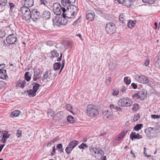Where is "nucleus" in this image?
Returning a JSON list of instances; mask_svg holds the SVG:
<instances>
[{"label": "nucleus", "mask_w": 160, "mask_h": 160, "mask_svg": "<svg viewBox=\"0 0 160 160\" xmlns=\"http://www.w3.org/2000/svg\"><path fill=\"white\" fill-rule=\"evenodd\" d=\"M94 17V13L93 12H88L86 15V18L89 21H92Z\"/></svg>", "instance_id": "22"}, {"label": "nucleus", "mask_w": 160, "mask_h": 160, "mask_svg": "<svg viewBox=\"0 0 160 160\" xmlns=\"http://www.w3.org/2000/svg\"><path fill=\"white\" fill-rule=\"evenodd\" d=\"M143 127V125L142 124H138L136 125L134 128V130L136 131H138L140 129Z\"/></svg>", "instance_id": "34"}, {"label": "nucleus", "mask_w": 160, "mask_h": 160, "mask_svg": "<svg viewBox=\"0 0 160 160\" xmlns=\"http://www.w3.org/2000/svg\"><path fill=\"white\" fill-rule=\"evenodd\" d=\"M61 66V63L60 62L55 63L53 65V68L55 70H59Z\"/></svg>", "instance_id": "28"}, {"label": "nucleus", "mask_w": 160, "mask_h": 160, "mask_svg": "<svg viewBox=\"0 0 160 160\" xmlns=\"http://www.w3.org/2000/svg\"><path fill=\"white\" fill-rule=\"evenodd\" d=\"M52 79V76L51 72H46L45 74L43 75L42 80L45 82H49Z\"/></svg>", "instance_id": "13"}, {"label": "nucleus", "mask_w": 160, "mask_h": 160, "mask_svg": "<svg viewBox=\"0 0 160 160\" xmlns=\"http://www.w3.org/2000/svg\"><path fill=\"white\" fill-rule=\"evenodd\" d=\"M78 12V8L76 6L72 5L68 9L66 10L63 14L64 18H71L76 15Z\"/></svg>", "instance_id": "1"}, {"label": "nucleus", "mask_w": 160, "mask_h": 160, "mask_svg": "<svg viewBox=\"0 0 160 160\" xmlns=\"http://www.w3.org/2000/svg\"><path fill=\"white\" fill-rule=\"evenodd\" d=\"M103 114L104 118L106 119L109 118L111 115V113L110 111L107 110L103 112Z\"/></svg>", "instance_id": "25"}, {"label": "nucleus", "mask_w": 160, "mask_h": 160, "mask_svg": "<svg viewBox=\"0 0 160 160\" xmlns=\"http://www.w3.org/2000/svg\"><path fill=\"white\" fill-rule=\"evenodd\" d=\"M5 33L4 31L0 32V37L2 38L5 36Z\"/></svg>", "instance_id": "56"}, {"label": "nucleus", "mask_w": 160, "mask_h": 160, "mask_svg": "<svg viewBox=\"0 0 160 160\" xmlns=\"http://www.w3.org/2000/svg\"><path fill=\"white\" fill-rule=\"evenodd\" d=\"M34 74L38 77L40 78L41 77V73L40 71L39 70H36L34 71Z\"/></svg>", "instance_id": "37"}, {"label": "nucleus", "mask_w": 160, "mask_h": 160, "mask_svg": "<svg viewBox=\"0 0 160 160\" xmlns=\"http://www.w3.org/2000/svg\"><path fill=\"white\" fill-rule=\"evenodd\" d=\"M7 3V0H0V6H4Z\"/></svg>", "instance_id": "45"}, {"label": "nucleus", "mask_w": 160, "mask_h": 160, "mask_svg": "<svg viewBox=\"0 0 160 160\" xmlns=\"http://www.w3.org/2000/svg\"><path fill=\"white\" fill-rule=\"evenodd\" d=\"M33 0H26L24 1V5L28 8L32 7L33 5Z\"/></svg>", "instance_id": "21"}, {"label": "nucleus", "mask_w": 160, "mask_h": 160, "mask_svg": "<svg viewBox=\"0 0 160 160\" xmlns=\"http://www.w3.org/2000/svg\"><path fill=\"white\" fill-rule=\"evenodd\" d=\"M155 66L157 68H160V52H159L158 57L156 61Z\"/></svg>", "instance_id": "31"}, {"label": "nucleus", "mask_w": 160, "mask_h": 160, "mask_svg": "<svg viewBox=\"0 0 160 160\" xmlns=\"http://www.w3.org/2000/svg\"><path fill=\"white\" fill-rule=\"evenodd\" d=\"M139 108V105L138 104H134L132 109L133 111L135 112L138 110Z\"/></svg>", "instance_id": "36"}, {"label": "nucleus", "mask_w": 160, "mask_h": 160, "mask_svg": "<svg viewBox=\"0 0 160 160\" xmlns=\"http://www.w3.org/2000/svg\"><path fill=\"white\" fill-rule=\"evenodd\" d=\"M53 6V12L57 15H60L62 13L63 14L64 12H66L65 8H62L61 5L58 3H54Z\"/></svg>", "instance_id": "5"}, {"label": "nucleus", "mask_w": 160, "mask_h": 160, "mask_svg": "<svg viewBox=\"0 0 160 160\" xmlns=\"http://www.w3.org/2000/svg\"><path fill=\"white\" fill-rule=\"evenodd\" d=\"M146 148H144V156L146 157H149L150 156V155H147L146 153Z\"/></svg>", "instance_id": "62"}, {"label": "nucleus", "mask_w": 160, "mask_h": 160, "mask_svg": "<svg viewBox=\"0 0 160 160\" xmlns=\"http://www.w3.org/2000/svg\"><path fill=\"white\" fill-rule=\"evenodd\" d=\"M138 99L141 100H143L146 98L147 92L146 91L142 89V90L138 92Z\"/></svg>", "instance_id": "16"}, {"label": "nucleus", "mask_w": 160, "mask_h": 160, "mask_svg": "<svg viewBox=\"0 0 160 160\" xmlns=\"http://www.w3.org/2000/svg\"><path fill=\"white\" fill-rule=\"evenodd\" d=\"M131 86L133 87V88L134 89H136L137 88V85H136V84L134 83H132Z\"/></svg>", "instance_id": "60"}, {"label": "nucleus", "mask_w": 160, "mask_h": 160, "mask_svg": "<svg viewBox=\"0 0 160 160\" xmlns=\"http://www.w3.org/2000/svg\"><path fill=\"white\" fill-rule=\"evenodd\" d=\"M99 113L98 108L92 104L88 105L87 108V115L90 117H95Z\"/></svg>", "instance_id": "2"}, {"label": "nucleus", "mask_w": 160, "mask_h": 160, "mask_svg": "<svg viewBox=\"0 0 160 160\" xmlns=\"http://www.w3.org/2000/svg\"><path fill=\"white\" fill-rule=\"evenodd\" d=\"M50 13L48 11H45L42 15V18L45 19H48L50 17Z\"/></svg>", "instance_id": "24"}, {"label": "nucleus", "mask_w": 160, "mask_h": 160, "mask_svg": "<svg viewBox=\"0 0 160 160\" xmlns=\"http://www.w3.org/2000/svg\"><path fill=\"white\" fill-rule=\"evenodd\" d=\"M151 117L152 118L154 119L158 118H160L159 116L156 115H151Z\"/></svg>", "instance_id": "57"}, {"label": "nucleus", "mask_w": 160, "mask_h": 160, "mask_svg": "<svg viewBox=\"0 0 160 160\" xmlns=\"http://www.w3.org/2000/svg\"><path fill=\"white\" fill-rule=\"evenodd\" d=\"M132 103L131 99L128 98H124L120 99L118 102V106L122 107L130 106Z\"/></svg>", "instance_id": "4"}, {"label": "nucleus", "mask_w": 160, "mask_h": 160, "mask_svg": "<svg viewBox=\"0 0 160 160\" xmlns=\"http://www.w3.org/2000/svg\"><path fill=\"white\" fill-rule=\"evenodd\" d=\"M88 147L85 143H82L78 146V148L80 149H85Z\"/></svg>", "instance_id": "46"}, {"label": "nucleus", "mask_w": 160, "mask_h": 160, "mask_svg": "<svg viewBox=\"0 0 160 160\" xmlns=\"http://www.w3.org/2000/svg\"><path fill=\"white\" fill-rule=\"evenodd\" d=\"M41 4H43L44 5H46L47 4V1L44 0H40Z\"/></svg>", "instance_id": "61"}, {"label": "nucleus", "mask_w": 160, "mask_h": 160, "mask_svg": "<svg viewBox=\"0 0 160 160\" xmlns=\"http://www.w3.org/2000/svg\"><path fill=\"white\" fill-rule=\"evenodd\" d=\"M143 2L148 3L150 4H153L155 1V0H142Z\"/></svg>", "instance_id": "44"}, {"label": "nucleus", "mask_w": 160, "mask_h": 160, "mask_svg": "<svg viewBox=\"0 0 160 160\" xmlns=\"http://www.w3.org/2000/svg\"><path fill=\"white\" fill-rule=\"evenodd\" d=\"M29 16V20L31 19L33 21H35L40 18V13L37 9H34L31 12V14Z\"/></svg>", "instance_id": "9"}, {"label": "nucleus", "mask_w": 160, "mask_h": 160, "mask_svg": "<svg viewBox=\"0 0 160 160\" xmlns=\"http://www.w3.org/2000/svg\"><path fill=\"white\" fill-rule=\"evenodd\" d=\"M21 112L19 110H15L11 114V117H15L18 116Z\"/></svg>", "instance_id": "26"}, {"label": "nucleus", "mask_w": 160, "mask_h": 160, "mask_svg": "<svg viewBox=\"0 0 160 160\" xmlns=\"http://www.w3.org/2000/svg\"><path fill=\"white\" fill-rule=\"evenodd\" d=\"M27 92L28 93L29 95H31L32 97L36 95V92L33 89L28 90Z\"/></svg>", "instance_id": "30"}, {"label": "nucleus", "mask_w": 160, "mask_h": 160, "mask_svg": "<svg viewBox=\"0 0 160 160\" xmlns=\"http://www.w3.org/2000/svg\"><path fill=\"white\" fill-rule=\"evenodd\" d=\"M124 81L125 83L127 85L129 84L131 82V80L128 78V77H126L124 78Z\"/></svg>", "instance_id": "40"}, {"label": "nucleus", "mask_w": 160, "mask_h": 160, "mask_svg": "<svg viewBox=\"0 0 160 160\" xmlns=\"http://www.w3.org/2000/svg\"><path fill=\"white\" fill-rule=\"evenodd\" d=\"M7 76L6 74V69L2 70L0 68V78L4 79Z\"/></svg>", "instance_id": "23"}, {"label": "nucleus", "mask_w": 160, "mask_h": 160, "mask_svg": "<svg viewBox=\"0 0 160 160\" xmlns=\"http://www.w3.org/2000/svg\"><path fill=\"white\" fill-rule=\"evenodd\" d=\"M62 112H58L56 114V116L58 118H59L60 119H61L62 117Z\"/></svg>", "instance_id": "49"}, {"label": "nucleus", "mask_w": 160, "mask_h": 160, "mask_svg": "<svg viewBox=\"0 0 160 160\" xmlns=\"http://www.w3.org/2000/svg\"><path fill=\"white\" fill-rule=\"evenodd\" d=\"M26 84V82L25 80H19L17 82L16 86L17 87L23 88Z\"/></svg>", "instance_id": "19"}, {"label": "nucleus", "mask_w": 160, "mask_h": 160, "mask_svg": "<svg viewBox=\"0 0 160 160\" xmlns=\"http://www.w3.org/2000/svg\"><path fill=\"white\" fill-rule=\"evenodd\" d=\"M31 76L29 72H26L24 74L25 80H27V82L29 81L31 79Z\"/></svg>", "instance_id": "27"}, {"label": "nucleus", "mask_w": 160, "mask_h": 160, "mask_svg": "<svg viewBox=\"0 0 160 160\" xmlns=\"http://www.w3.org/2000/svg\"><path fill=\"white\" fill-rule=\"evenodd\" d=\"M20 12L22 14V16L24 19L27 21L29 20V15L31 14V12L29 8L24 5L21 8Z\"/></svg>", "instance_id": "3"}, {"label": "nucleus", "mask_w": 160, "mask_h": 160, "mask_svg": "<svg viewBox=\"0 0 160 160\" xmlns=\"http://www.w3.org/2000/svg\"><path fill=\"white\" fill-rule=\"evenodd\" d=\"M64 63H65V60L64 59V60H63L62 61V66L61 67V68L60 71L59 72V73H60V72H61V71L63 69V67H64Z\"/></svg>", "instance_id": "58"}, {"label": "nucleus", "mask_w": 160, "mask_h": 160, "mask_svg": "<svg viewBox=\"0 0 160 160\" xmlns=\"http://www.w3.org/2000/svg\"><path fill=\"white\" fill-rule=\"evenodd\" d=\"M126 88L124 86H122L121 88V91L123 92H124L126 91Z\"/></svg>", "instance_id": "63"}, {"label": "nucleus", "mask_w": 160, "mask_h": 160, "mask_svg": "<svg viewBox=\"0 0 160 160\" xmlns=\"http://www.w3.org/2000/svg\"><path fill=\"white\" fill-rule=\"evenodd\" d=\"M66 108L70 112H72V107L70 105L67 104L66 106Z\"/></svg>", "instance_id": "48"}, {"label": "nucleus", "mask_w": 160, "mask_h": 160, "mask_svg": "<svg viewBox=\"0 0 160 160\" xmlns=\"http://www.w3.org/2000/svg\"><path fill=\"white\" fill-rule=\"evenodd\" d=\"M135 25V23L132 20H130L128 23V27L129 28L133 27Z\"/></svg>", "instance_id": "32"}, {"label": "nucleus", "mask_w": 160, "mask_h": 160, "mask_svg": "<svg viewBox=\"0 0 160 160\" xmlns=\"http://www.w3.org/2000/svg\"><path fill=\"white\" fill-rule=\"evenodd\" d=\"M10 135V134L7 132H3L2 137L1 140L2 141L3 143H5L6 140L9 138Z\"/></svg>", "instance_id": "20"}, {"label": "nucleus", "mask_w": 160, "mask_h": 160, "mask_svg": "<svg viewBox=\"0 0 160 160\" xmlns=\"http://www.w3.org/2000/svg\"><path fill=\"white\" fill-rule=\"evenodd\" d=\"M67 120L71 123H73L74 121V119L71 116H69L67 118Z\"/></svg>", "instance_id": "41"}, {"label": "nucleus", "mask_w": 160, "mask_h": 160, "mask_svg": "<svg viewBox=\"0 0 160 160\" xmlns=\"http://www.w3.org/2000/svg\"><path fill=\"white\" fill-rule=\"evenodd\" d=\"M40 78L38 77L35 76V75H34L33 77V80L34 81H37L38 78Z\"/></svg>", "instance_id": "64"}, {"label": "nucleus", "mask_w": 160, "mask_h": 160, "mask_svg": "<svg viewBox=\"0 0 160 160\" xmlns=\"http://www.w3.org/2000/svg\"><path fill=\"white\" fill-rule=\"evenodd\" d=\"M117 1L119 4H122L125 2V0H115Z\"/></svg>", "instance_id": "59"}, {"label": "nucleus", "mask_w": 160, "mask_h": 160, "mask_svg": "<svg viewBox=\"0 0 160 160\" xmlns=\"http://www.w3.org/2000/svg\"><path fill=\"white\" fill-rule=\"evenodd\" d=\"M40 86V85L39 84L36 83L35 84L34 86H33L32 89L37 92Z\"/></svg>", "instance_id": "38"}, {"label": "nucleus", "mask_w": 160, "mask_h": 160, "mask_svg": "<svg viewBox=\"0 0 160 160\" xmlns=\"http://www.w3.org/2000/svg\"><path fill=\"white\" fill-rule=\"evenodd\" d=\"M149 60L148 58H147L144 62V65L145 66H148L149 64Z\"/></svg>", "instance_id": "50"}, {"label": "nucleus", "mask_w": 160, "mask_h": 160, "mask_svg": "<svg viewBox=\"0 0 160 160\" xmlns=\"http://www.w3.org/2000/svg\"><path fill=\"white\" fill-rule=\"evenodd\" d=\"M136 80L139 82L145 84L148 82V79L146 76L143 75H137L135 77Z\"/></svg>", "instance_id": "11"}, {"label": "nucleus", "mask_w": 160, "mask_h": 160, "mask_svg": "<svg viewBox=\"0 0 160 160\" xmlns=\"http://www.w3.org/2000/svg\"><path fill=\"white\" fill-rule=\"evenodd\" d=\"M67 20L65 19H62L61 18H56L55 19H52V21L53 22V25L54 28H56L58 27H60V25H65L67 23Z\"/></svg>", "instance_id": "6"}, {"label": "nucleus", "mask_w": 160, "mask_h": 160, "mask_svg": "<svg viewBox=\"0 0 160 160\" xmlns=\"http://www.w3.org/2000/svg\"><path fill=\"white\" fill-rule=\"evenodd\" d=\"M56 148L58 149V151L61 152H63L62 145V144H59L57 145Z\"/></svg>", "instance_id": "39"}, {"label": "nucleus", "mask_w": 160, "mask_h": 160, "mask_svg": "<svg viewBox=\"0 0 160 160\" xmlns=\"http://www.w3.org/2000/svg\"><path fill=\"white\" fill-rule=\"evenodd\" d=\"M106 30L109 34L113 33L115 31V24L112 22L108 23L106 26Z\"/></svg>", "instance_id": "10"}, {"label": "nucleus", "mask_w": 160, "mask_h": 160, "mask_svg": "<svg viewBox=\"0 0 160 160\" xmlns=\"http://www.w3.org/2000/svg\"><path fill=\"white\" fill-rule=\"evenodd\" d=\"M127 132V130H123L117 136L115 140L118 141L121 140L125 136Z\"/></svg>", "instance_id": "17"}, {"label": "nucleus", "mask_w": 160, "mask_h": 160, "mask_svg": "<svg viewBox=\"0 0 160 160\" xmlns=\"http://www.w3.org/2000/svg\"><path fill=\"white\" fill-rule=\"evenodd\" d=\"M9 7L10 8L11 10V12H12V10L15 7V4L13 3H9Z\"/></svg>", "instance_id": "53"}, {"label": "nucleus", "mask_w": 160, "mask_h": 160, "mask_svg": "<svg viewBox=\"0 0 160 160\" xmlns=\"http://www.w3.org/2000/svg\"><path fill=\"white\" fill-rule=\"evenodd\" d=\"M6 40L8 44H11L15 43L17 39L13 35H10L7 37Z\"/></svg>", "instance_id": "15"}, {"label": "nucleus", "mask_w": 160, "mask_h": 160, "mask_svg": "<svg viewBox=\"0 0 160 160\" xmlns=\"http://www.w3.org/2000/svg\"><path fill=\"white\" fill-rule=\"evenodd\" d=\"M78 144V142L76 140L72 141L68 144L66 147L65 151L66 152L69 154L72 149Z\"/></svg>", "instance_id": "8"}, {"label": "nucleus", "mask_w": 160, "mask_h": 160, "mask_svg": "<svg viewBox=\"0 0 160 160\" xmlns=\"http://www.w3.org/2000/svg\"><path fill=\"white\" fill-rule=\"evenodd\" d=\"M141 135H139L138 133H136L135 132H132L130 135V138L133 140V139H139L142 138Z\"/></svg>", "instance_id": "18"}, {"label": "nucleus", "mask_w": 160, "mask_h": 160, "mask_svg": "<svg viewBox=\"0 0 160 160\" xmlns=\"http://www.w3.org/2000/svg\"><path fill=\"white\" fill-rule=\"evenodd\" d=\"M75 1L76 0H61V3L64 8H66L68 9L72 5H71L74 3Z\"/></svg>", "instance_id": "12"}, {"label": "nucleus", "mask_w": 160, "mask_h": 160, "mask_svg": "<svg viewBox=\"0 0 160 160\" xmlns=\"http://www.w3.org/2000/svg\"><path fill=\"white\" fill-rule=\"evenodd\" d=\"M119 20L122 23H124L125 22V16L122 14H121L119 16Z\"/></svg>", "instance_id": "35"}, {"label": "nucleus", "mask_w": 160, "mask_h": 160, "mask_svg": "<svg viewBox=\"0 0 160 160\" xmlns=\"http://www.w3.org/2000/svg\"><path fill=\"white\" fill-rule=\"evenodd\" d=\"M59 138L58 136H57L54 138L52 140L49 142L47 146H48L51 145L52 143L58 141L59 140Z\"/></svg>", "instance_id": "33"}, {"label": "nucleus", "mask_w": 160, "mask_h": 160, "mask_svg": "<svg viewBox=\"0 0 160 160\" xmlns=\"http://www.w3.org/2000/svg\"><path fill=\"white\" fill-rule=\"evenodd\" d=\"M147 136L149 138H152L155 133V131L152 128L150 127L145 131Z\"/></svg>", "instance_id": "14"}, {"label": "nucleus", "mask_w": 160, "mask_h": 160, "mask_svg": "<svg viewBox=\"0 0 160 160\" xmlns=\"http://www.w3.org/2000/svg\"><path fill=\"white\" fill-rule=\"evenodd\" d=\"M119 93V91L118 90H113L112 92V95L113 96L117 95Z\"/></svg>", "instance_id": "51"}, {"label": "nucleus", "mask_w": 160, "mask_h": 160, "mask_svg": "<svg viewBox=\"0 0 160 160\" xmlns=\"http://www.w3.org/2000/svg\"><path fill=\"white\" fill-rule=\"evenodd\" d=\"M51 54H52V56H51V58L52 59H53V58L55 57H57L59 56V53L57 52L54 50L53 51H51Z\"/></svg>", "instance_id": "29"}, {"label": "nucleus", "mask_w": 160, "mask_h": 160, "mask_svg": "<svg viewBox=\"0 0 160 160\" xmlns=\"http://www.w3.org/2000/svg\"><path fill=\"white\" fill-rule=\"evenodd\" d=\"M132 98L133 99H134V98H135V99L138 98V92L137 93H135L132 96Z\"/></svg>", "instance_id": "54"}, {"label": "nucleus", "mask_w": 160, "mask_h": 160, "mask_svg": "<svg viewBox=\"0 0 160 160\" xmlns=\"http://www.w3.org/2000/svg\"><path fill=\"white\" fill-rule=\"evenodd\" d=\"M90 152L92 155L96 157L97 156L99 157L102 156L103 152L98 148H95L92 146H91L89 148Z\"/></svg>", "instance_id": "7"}, {"label": "nucleus", "mask_w": 160, "mask_h": 160, "mask_svg": "<svg viewBox=\"0 0 160 160\" xmlns=\"http://www.w3.org/2000/svg\"><path fill=\"white\" fill-rule=\"evenodd\" d=\"M139 118H140L139 114H138L134 116V118H133V121L134 122H136L139 119Z\"/></svg>", "instance_id": "47"}, {"label": "nucleus", "mask_w": 160, "mask_h": 160, "mask_svg": "<svg viewBox=\"0 0 160 160\" xmlns=\"http://www.w3.org/2000/svg\"><path fill=\"white\" fill-rule=\"evenodd\" d=\"M54 112L51 110H49L48 112V116L50 118L52 117L54 115Z\"/></svg>", "instance_id": "42"}, {"label": "nucleus", "mask_w": 160, "mask_h": 160, "mask_svg": "<svg viewBox=\"0 0 160 160\" xmlns=\"http://www.w3.org/2000/svg\"><path fill=\"white\" fill-rule=\"evenodd\" d=\"M16 135L18 138L21 137L22 135V131L20 129L18 130L16 133Z\"/></svg>", "instance_id": "43"}, {"label": "nucleus", "mask_w": 160, "mask_h": 160, "mask_svg": "<svg viewBox=\"0 0 160 160\" xmlns=\"http://www.w3.org/2000/svg\"><path fill=\"white\" fill-rule=\"evenodd\" d=\"M56 153V148L54 146L52 148V152L51 153L52 156L54 155Z\"/></svg>", "instance_id": "55"}, {"label": "nucleus", "mask_w": 160, "mask_h": 160, "mask_svg": "<svg viewBox=\"0 0 160 160\" xmlns=\"http://www.w3.org/2000/svg\"><path fill=\"white\" fill-rule=\"evenodd\" d=\"M112 78L110 77H109L108 79L106 81L105 83H106V85H109L111 81Z\"/></svg>", "instance_id": "52"}]
</instances>
